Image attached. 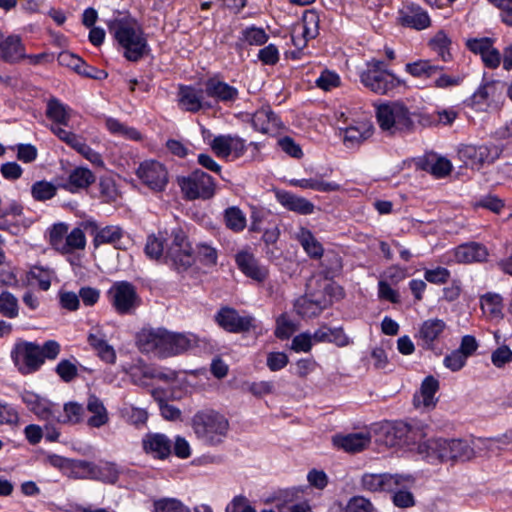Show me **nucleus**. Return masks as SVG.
<instances>
[{"instance_id":"nucleus-37","label":"nucleus","mask_w":512,"mask_h":512,"mask_svg":"<svg viewBox=\"0 0 512 512\" xmlns=\"http://www.w3.org/2000/svg\"><path fill=\"white\" fill-rule=\"evenodd\" d=\"M420 165L425 171L430 172L436 178L447 176L453 167L450 160L437 154H428L420 161Z\"/></svg>"},{"instance_id":"nucleus-52","label":"nucleus","mask_w":512,"mask_h":512,"mask_svg":"<svg viewBox=\"0 0 512 512\" xmlns=\"http://www.w3.org/2000/svg\"><path fill=\"white\" fill-rule=\"evenodd\" d=\"M226 226L234 232H240L246 227V216L238 207H229L224 212Z\"/></svg>"},{"instance_id":"nucleus-12","label":"nucleus","mask_w":512,"mask_h":512,"mask_svg":"<svg viewBox=\"0 0 512 512\" xmlns=\"http://www.w3.org/2000/svg\"><path fill=\"white\" fill-rule=\"evenodd\" d=\"M172 237V243L165 252V262H170L177 269H186L193 263L192 248L186 234L181 229H174Z\"/></svg>"},{"instance_id":"nucleus-55","label":"nucleus","mask_w":512,"mask_h":512,"mask_svg":"<svg viewBox=\"0 0 512 512\" xmlns=\"http://www.w3.org/2000/svg\"><path fill=\"white\" fill-rule=\"evenodd\" d=\"M438 438L421 442L417 447V453L422 459L431 464L439 463Z\"/></svg>"},{"instance_id":"nucleus-16","label":"nucleus","mask_w":512,"mask_h":512,"mask_svg":"<svg viewBox=\"0 0 512 512\" xmlns=\"http://www.w3.org/2000/svg\"><path fill=\"white\" fill-rule=\"evenodd\" d=\"M198 338L191 333H174L165 329L160 358L180 355L197 346Z\"/></svg>"},{"instance_id":"nucleus-42","label":"nucleus","mask_w":512,"mask_h":512,"mask_svg":"<svg viewBox=\"0 0 512 512\" xmlns=\"http://www.w3.org/2000/svg\"><path fill=\"white\" fill-rule=\"evenodd\" d=\"M55 277V272L41 265L31 267L27 275V280L31 284H36L43 291H47L51 286V281Z\"/></svg>"},{"instance_id":"nucleus-3","label":"nucleus","mask_w":512,"mask_h":512,"mask_svg":"<svg viewBox=\"0 0 512 512\" xmlns=\"http://www.w3.org/2000/svg\"><path fill=\"white\" fill-rule=\"evenodd\" d=\"M376 119L382 131L402 134L412 131L413 113L400 101H388L376 106Z\"/></svg>"},{"instance_id":"nucleus-41","label":"nucleus","mask_w":512,"mask_h":512,"mask_svg":"<svg viewBox=\"0 0 512 512\" xmlns=\"http://www.w3.org/2000/svg\"><path fill=\"white\" fill-rule=\"evenodd\" d=\"M290 186L301 189H311L319 192H334L340 190V185L336 182H326L319 178H293L288 181Z\"/></svg>"},{"instance_id":"nucleus-11","label":"nucleus","mask_w":512,"mask_h":512,"mask_svg":"<svg viewBox=\"0 0 512 512\" xmlns=\"http://www.w3.org/2000/svg\"><path fill=\"white\" fill-rule=\"evenodd\" d=\"M413 482L411 475L366 473L361 478L364 490L370 492H388L398 487H406Z\"/></svg>"},{"instance_id":"nucleus-61","label":"nucleus","mask_w":512,"mask_h":512,"mask_svg":"<svg viewBox=\"0 0 512 512\" xmlns=\"http://www.w3.org/2000/svg\"><path fill=\"white\" fill-rule=\"evenodd\" d=\"M316 86L324 91H330L341 84L340 76L332 70H323L315 81Z\"/></svg>"},{"instance_id":"nucleus-32","label":"nucleus","mask_w":512,"mask_h":512,"mask_svg":"<svg viewBox=\"0 0 512 512\" xmlns=\"http://www.w3.org/2000/svg\"><path fill=\"white\" fill-rule=\"evenodd\" d=\"M26 57L20 36L9 35L0 41V58L6 62H17Z\"/></svg>"},{"instance_id":"nucleus-26","label":"nucleus","mask_w":512,"mask_h":512,"mask_svg":"<svg viewBox=\"0 0 512 512\" xmlns=\"http://www.w3.org/2000/svg\"><path fill=\"white\" fill-rule=\"evenodd\" d=\"M451 254L450 260L458 263H472L484 261L488 256V250L482 244L470 242L459 245Z\"/></svg>"},{"instance_id":"nucleus-62","label":"nucleus","mask_w":512,"mask_h":512,"mask_svg":"<svg viewBox=\"0 0 512 512\" xmlns=\"http://www.w3.org/2000/svg\"><path fill=\"white\" fill-rule=\"evenodd\" d=\"M0 313L8 318H15L18 315V300L9 292L0 294Z\"/></svg>"},{"instance_id":"nucleus-31","label":"nucleus","mask_w":512,"mask_h":512,"mask_svg":"<svg viewBox=\"0 0 512 512\" xmlns=\"http://www.w3.org/2000/svg\"><path fill=\"white\" fill-rule=\"evenodd\" d=\"M86 410L90 414L87 425L92 428H101L109 422V413L103 401L96 395H89Z\"/></svg>"},{"instance_id":"nucleus-5","label":"nucleus","mask_w":512,"mask_h":512,"mask_svg":"<svg viewBox=\"0 0 512 512\" xmlns=\"http://www.w3.org/2000/svg\"><path fill=\"white\" fill-rule=\"evenodd\" d=\"M313 280L307 284L309 294L298 298L294 304V308L302 317H315L319 315L323 309L331 304L334 298L342 296V289L340 286L323 279L320 287L323 289L321 294L312 292Z\"/></svg>"},{"instance_id":"nucleus-58","label":"nucleus","mask_w":512,"mask_h":512,"mask_svg":"<svg viewBox=\"0 0 512 512\" xmlns=\"http://www.w3.org/2000/svg\"><path fill=\"white\" fill-rule=\"evenodd\" d=\"M68 234V226L64 223L54 224L49 232V242L51 246L62 253L64 249L66 236Z\"/></svg>"},{"instance_id":"nucleus-14","label":"nucleus","mask_w":512,"mask_h":512,"mask_svg":"<svg viewBox=\"0 0 512 512\" xmlns=\"http://www.w3.org/2000/svg\"><path fill=\"white\" fill-rule=\"evenodd\" d=\"M140 181L154 191H162L168 183V171L157 160H145L140 163L136 171Z\"/></svg>"},{"instance_id":"nucleus-39","label":"nucleus","mask_w":512,"mask_h":512,"mask_svg":"<svg viewBox=\"0 0 512 512\" xmlns=\"http://www.w3.org/2000/svg\"><path fill=\"white\" fill-rule=\"evenodd\" d=\"M404 70L414 78L426 80L432 79L438 75L439 71L442 70V67L433 64L430 60L420 59L407 63Z\"/></svg>"},{"instance_id":"nucleus-44","label":"nucleus","mask_w":512,"mask_h":512,"mask_svg":"<svg viewBox=\"0 0 512 512\" xmlns=\"http://www.w3.org/2000/svg\"><path fill=\"white\" fill-rule=\"evenodd\" d=\"M450 461H467L476 456L473 440L468 442L461 439H452L450 447Z\"/></svg>"},{"instance_id":"nucleus-13","label":"nucleus","mask_w":512,"mask_h":512,"mask_svg":"<svg viewBox=\"0 0 512 512\" xmlns=\"http://www.w3.org/2000/svg\"><path fill=\"white\" fill-rule=\"evenodd\" d=\"M447 331L448 326L443 319L429 318L420 323L415 338L423 349L434 351Z\"/></svg>"},{"instance_id":"nucleus-46","label":"nucleus","mask_w":512,"mask_h":512,"mask_svg":"<svg viewBox=\"0 0 512 512\" xmlns=\"http://www.w3.org/2000/svg\"><path fill=\"white\" fill-rule=\"evenodd\" d=\"M152 512H191L181 500L174 497H161L152 500Z\"/></svg>"},{"instance_id":"nucleus-40","label":"nucleus","mask_w":512,"mask_h":512,"mask_svg":"<svg viewBox=\"0 0 512 512\" xmlns=\"http://www.w3.org/2000/svg\"><path fill=\"white\" fill-rule=\"evenodd\" d=\"M400 22L403 26L423 30L430 25V17L420 8H409L400 14Z\"/></svg>"},{"instance_id":"nucleus-30","label":"nucleus","mask_w":512,"mask_h":512,"mask_svg":"<svg viewBox=\"0 0 512 512\" xmlns=\"http://www.w3.org/2000/svg\"><path fill=\"white\" fill-rule=\"evenodd\" d=\"M129 375L133 383L141 386L147 385L149 379L159 378L169 380L175 377L173 372L164 373L141 361L130 368Z\"/></svg>"},{"instance_id":"nucleus-9","label":"nucleus","mask_w":512,"mask_h":512,"mask_svg":"<svg viewBox=\"0 0 512 512\" xmlns=\"http://www.w3.org/2000/svg\"><path fill=\"white\" fill-rule=\"evenodd\" d=\"M181 191L187 199H209L215 193L213 178L201 170H195L178 180Z\"/></svg>"},{"instance_id":"nucleus-33","label":"nucleus","mask_w":512,"mask_h":512,"mask_svg":"<svg viewBox=\"0 0 512 512\" xmlns=\"http://www.w3.org/2000/svg\"><path fill=\"white\" fill-rule=\"evenodd\" d=\"M373 133L369 122L360 121L341 129V136L346 146L353 147L368 139Z\"/></svg>"},{"instance_id":"nucleus-49","label":"nucleus","mask_w":512,"mask_h":512,"mask_svg":"<svg viewBox=\"0 0 512 512\" xmlns=\"http://www.w3.org/2000/svg\"><path fill=\"white\" fill-rule=\"evenodd\" d=\"M123 237V230L118 225H108L96 231L94 245L115 244Z\"/></svg>"},{"instance_id":"nucleus-17","label":"nucleus","mask_w":512,"mask_h":512,"mask_svg":"<svg viewBox=\"0 0 512 512\" xmlns=\"http://www.w3.org/2000/svg\"><path fill=\"white\" fill-rule=\"evenodd\" d=\"M217 324L228 332L238 333L248 331L254 326L255 319L250 315L240 316L229 307L221 308L215 315Z\"/></svg>"},{"instance_id":"nucleus-34","label":"nucleus","mask_w":512,"mask_h":512,"mask_svg":"<svg viewBox=\"0 0 512 512\" xmlns=\"http://www.w3.org/2000/svg\"><path fill=\"white\" fill-rule=\"evenodd\" d=\"M480 308L484 316L489 320L503 318V298L495 292H487L480 297Z\"/></svg>"},{"instance_id":"nucleus-60","label":"nucleus","mask_w":512,"mask_h":512,"mask_svg":"<svg viewBox=\"0 0 512 512\" xmlns=\"http://www.w3.org/2000/svg\"><path fill=\"white\" fill-rule=\"evenodd\" d=\"M297 330V324L288 315L281 314L276 319L275 336L279 339H288Z\"/></svg>"},{"instance_id":"nucleus-36","label":"nucleus","mask_w":512,"mask_h":512,"mask_svg":"<svg viewBox=\"0 0 512 512\" xmlns=\"http://www.w3.org/2000/svg\"><path fill=\"white\" fill-rule=\"evenodd\" d=\"M95 181V175L86 167H76L68 176L64 185L69 192L76 193L88 188Z\"/></svg>"},{"instance_id":"nucleus-63","label":"nucleus","mask_w":512,"mask_h":512,"mask_svg":"<svg viewBox=\"0 0 512 512\" xmlns=\"http://www.w3.org/2000/svg\"><path fill=\"white\" fill-rule=\"evenodd\" d=\"M19 421L17 409L12 404L0 400V425L16 426Z\"/></svg>"},{"instance_id":"nucleus-47","label":"nucleus","mask_w":512,"mask_h":512,"mask_svg":"<svg viewBox=\"0 0 512 512\" xmlns=\"http://www.w3.org/2000/svg\"><path fill=\"white\" fill-rule=\"evenodd\" d=\"M84 415V408L81 404L77 402H69L66 403L63 407V413H60V410L58 409V412L56 413V417L54 418V421L58 423H71L75 424L80 422L83 419Z\"/></svg>"},{"instance_id":"nucleus-45","label":"nucleus","mask_w":512,"mask_h":512,"mask_svg":"<svg viewBox=\"0 0 512 512\" xmlns=\"http://www.w3.org/2000/svg\"><path fill=\"white\" fill-rule=\"evenodd\" d=\"M94 467V480L108 484L116 483L121 473L119 467L113 462L94 463Z\"/></svg>"},{"instance_id":"nucleus-56","label":"nucleus","mask_w":512,"mask_h":512,"mask_svg":"<svg viewBox=\"0 0 512 512\" xmlns=\"http://www.w3.org/2000/svg\"><path fill=\"white\" fill-rule=\"evenodd\" d=\"M163 236L162 234L150 235L147 238V242L145 245V253L152 260H160L163 258L165 261V252L163 246Z\"/></svg>"},{"instance_id":"nucleus-25","label":"nucleus","mask_w":512,"mask_h":512,"mask_svg":"<svg viewBox=\"0 0 512 512\" xmlns=\"http://www.w3.org/2000/svg\"><path fill=\"white\" fill-rule=\"evenodd\" d=\"M439 389V381L433 376H427L421 383L420 389L413 397L414 406L418 409H431L436 405L435 397Z\"/></svg>"},{"instance_id":"nucleus-28","label":"nucleus","mask_w":512,"mask_h":512,"mask_svg":"<svg viewBox=\"0 0 512 512\" xmlns=\"http://www.w3.org/2000/svg\"><path fill=\"white\" fill-rule=\"evenodd\" d=\"M384 439L381 440L386 446H397L408 444L412 438L413 431L411 427L404 422L389 424L381 428Z\"/></svg>"},{"instance_id":"nucleus-53","label":"nucleus","mask_w":512,"mask_h":512,"mask_svg":"<svg viewBox=\"0 0 512 512\" xmlns=\"http://www.w3.org/2000/svg\"><path fill=\"white\" fill-rule=\"evenodd\" d=\"M70 476L77 479L94 480L95 467L93 462L76 460L69 463Z\"/></svg>"},{"instance_id":"nucleus-48","label":"nucleus","mask_w":512,"mask_h":512,"mask_svg":"<svg viewBox=\"0 0 512 512\" xmlns=\"http://www.w3.org/2000/svg\"><path fill=\"white\" fill-rule=\"evenodd\" d=\"M121 418L127 423L135 426H144L148 419V413L145 409L125 404L119 411Z\"/></svg>"},{"instance_id":"nucleus-4","label":"nucleus","mask_w":512,"mask_h":512,"mask_svg":"<svg viewBox=\"0 0 512 512\" xmlns=\"http://www.w3.org/2000/svg\"><path fill=\"white\" fill-rule=\"evenodd\" d=\"M192 428L197 438L208 445H217L226 437L229 422L214 410L198 411L192 418Z\"/></svg>"},{"instance_id":"nucleus-24","label":"nucleus","mask_w":512,"mask_h":512,"mask_svg":"<svg viewBox=\"0 0 512 512\" xmlns=\"http://www.w3.org/2000/svg\"><path fill=\"white\" fill-rule=\"evenodd\" d=\"M46 115L53 122L52 125L61 124L71 128L75 126L73 120L76 112L58 99L53 98L47 102Z\"/></svg>"},{"instance_id":"nucleus-10","label":"nucleus","mask_w":512,"mask_h":512,"mask_svg":"<svg viewBox=\"0 0 512 512\" xmlns=\"http://www.w3.org/2000/svg\"><path fill=\"white\" fill-rule=\"evenodd\" d=\"M11 358L23 375L34 373L42 366L39 345L33 342L17 341L11 350Z\"/></svg>"},{"instance_id":"nucleus-22","label":"nucleus","mask_w":512,"mask_h":512,"mask_svg":"<svg viewBox=\"0 0 512 512\" xmlns=\"http://www.w3.org/2000/svg\"><path fill=\"white\" fill-rule=\"evenodd\" d=\"M164 331L165 329L162 328H143L137 334L136 343L138 348L142 352L152 353L160 357Z\"/></svg>"},{"instance_id":"nucleus-18","label":"nucleus","mask_w":512,"mask_h":512,"mask_svg":"<svg viewBox=\"0 0 512 512\" xmlns=\"http://www.w3.org/2000/svg\"><path fill=\"white\" fill-rule=\"evenodd\" d=\"M177 104L181 110L192 113L212 107V105L204 99V91L191 85L179 86Z\"/></svg>"},{"instance_id":"nucleus-21","label":"nucleus","mask_w":512,"mask_h":512,"mask_svg":"<svg viewBox=\"0 0 512 512\" xmlns=\"http://www.w3.org/2000/svg\"><path fill=\"white\" fill-rule=\"evenodd\" d=\"M333 445L346 452H359L364 450L371 442V434L368 431L337 434L332 438Z\"/></svg>"},{"instance_id":"nucleus-35","label":"nucleus","mask_w":512,"mask_h":512,"mask_svg":"<svg viewBox=\"0 0 512 512\" xmlns=\"http://www.w3.org/2000/svg\"><path fill=\"white\" fill-rule=\"evenodd\" d=\"M512 444V433L499 438H477L473 440L476 455L496 454Z\"/></svg>"},{"instance_id":"nucleus-54","label":"nucleus","mask_w":512,"mask_h":512,"mask_svg":"<svg viewBox=\"0 0 512 512\" xmlns=\"http://www.w3.org/2000/svg\"><path fill=\"white\" fill-rule=\"evenodd\" d=\"M86 246V237L82 229L74 228L67 234L62 254H69L75 250H83Z\"/></svg>"},{"instance_id":"nucleus-29","label":"nucleus","mask_w":512,"mask_h":512,"mask_svg":"<svg viewBox=\"0 0 512 512\" xmlns=\"http://www.w3.org/2000/svg\"><path fill=\"white\" fill-rule=\"evenodd\" d=\"M276 199L284 208L301 215H310L315 210L311 201L284 190L276 192Z\"/></svg>"},{"instance_id":"nucleus-50","label":"nucleus","mask_w":512,"mask_h":512,"mask_svg":"<svg viewBox=\"0 0 512 512\" xmlns=\"http://www.w3.org/2000/svg\"><path fill=\"white\" fill-rule=\"evenodd\" d=\"M451 40L444 31H438L429 41L430 48L443 60L451 59Z\"/></svg>"},{"instance_id":"nucleus-64","label":"nucleus","mask_w":512,"mask_h":512,"mask_svg":"<svg viewBox=\"0 0 512 512\" xmlns=\"http://www.w3.org/2000/svg\"><path fill=\"white\" fill-rule=\"evenodd\" d=\"M450 275V271L447 268L441 266L424 270L425 281L434 285H442L447 283Z\"/></svg>"},{"instance_id":"nucleus-8","label":"nucleus","mask_w":512,"mask_h":512,"mask_svg":"<svg viewBox=\"0 0 512 512\" xmlns=\"http://www.w3.org/2000/svg\"><path fill=\"white\" fill-rule=\"evenodd\" d=\"M107 297L118 314H132L141 304V299L133 284L117 281L107 291Z\"/></svg>"},{"instance_id":"nucleus-20","label":"nucleus","mask_w":512,"mask_h":512,"mask_svg":"<svg viewBox=\"0 0 512 512\" xmlns=\"http://www.w3.org/2000/svg\"><path fill=\"white\" fill-rule=\"evenodd\" d=\"M235 261L239 270L256 282H263L268 276V269L260 265L254 255L246 250L238 252Z\"/></svg>"},{"instance_id":"nucleus-2","label":"nucleus","mask_w":512,"mask_h":512,"mask_svg":"<svg viewBox=\"0 0 512 512\" xmlns=\"http://www.w3.org/2000/svg\"><path fill=\"white\" fill-rule=\"evenodd\" d=\"M359 78L365 88L377 95H388L396 88L405 85L404 80L388 70L383 61L376 59L365 63L359 71Z\"/></svg>"},{"instance_id":"nucleus-27","label":"nucleus","mask_w":512,"mask_h":512,"mask_svg":"<svg viewBox=\"0 0 512 512\" xmlns=\"http://www.w3.org/2000/svg\"><path fill=\"white\" fill-rule=\"evenodd\" d=\"M205 93L217 102L230 103L238 98V89L217 78H210L205 83Z\"/></svg>"},{"instance_id":"nucleus-23","label":"nucleus","mask_w":512,"mask_h":512,"mask_svg":"<svg viewBox=\"0 0 512 512\" xmlns=\"http://www.w3.org/2000/svg\"><path fill=\"white\" fill-rule=\"evenodd\" d=\"M145 453L158 459H165L171 453V441L162 433H147L142 438Z\"/></svg>"},{"instance_id":"nucleus-1","label":"nucleus","mask_w":512,"mask_h":512,"mask_svg":"<svg viewBox=\"0 0 512 512\" xmlns=\"http://www.w3.org/2000/svg\"><path fill=\"white\" fill-rule=\"evenodd\" d=\"M107 26L127 60L138 61L148 52L143 28L131 15L118 13L107 21Z\"/></svg>"},{"instance_id":"nucleus-38","label":"nucleus","mask_w":512,"mask_h":512,"mask_svg":"<svg viewBox=\"0 0 512 512\" xmlns=\"http://www.w3.org/2000/svg\"><path fill=\"white\" fill-rule=\"evenodd\" d=\"M294 238L299 241L305 252L313 258H320L323 255V247L315 238L313 233L305 228L299 227L294 232Z\"/></svg>"},{"instance_id":"nucleus-15","label":"nucleus","mask_w":512,"mask_h":512,"mask_svg":"<svg viewBox=\"0 0 512 512\" xmlns=\"http://www.w3.org/2000/svg\"><path fill=\"white\" fill-rule=\"evenodd\" d=\"M210 148L219 158L237 159L247 150L246 141L235 134H221L213 137Z\"/></svg>"},{"instance_id":"nucleus-57","label":"nucleus","mask_w":512,"mask_h":512,"mask_svg":"<svg viewBox=\"0 0 512 512\" xmlns=\"http://www.w3.org/2000/svg\"><path fill=\"white\" fill-rule=\"evenodd\" d=\"M106 127L115 135L123 136L131 140H139L141 138L140 133L136 129L127 127L114 118H108L106 120Z\"/></svg>"},{"instance_id":"nucleus-6","label":"nucleus","mask_w":512,"mask_h":512,"mask_svg":"<svg viewBox=\"0 0 512 512\" xmlns=\"http://www.w3.org/2000/svg\"><path fill=\"white\" fill-rule=\"evenodd\" d=\"M506 83L501 80L483 81L468 99V105L480 112L499 110L505 102Z\"/></svg>"},{"instance_id":"nucleus-43","label":"nucleus","mask_w":512,"mask_h":512,"mask_svg":"<svg viewBox=\"0 0 512 512\" xmlns=\"http://www.w3.org/2000/svg\"><path fill=\"white\" fill-rule=\"evenodd\" d=\"M252 125L257 131L268 133L278 125V118L269 108H263L254 113Z\"/></svg>"},{"instance_id":"nucleus-59","label":"nucleus","mask_w":512,"mask_h":512,"mask_svg":"<svg viewBox=\"0 0 512 512\" xmlns=\"http://www.w3.org/2000/svg\"><path fill=\"white\" fill-rule=\"evenodd\" d=\"M414 481L406 487H398L394 489L392 500L395 506L399 508H409L415 505V499L413 494L409 491V488L413 485Z\"/></svg>"},{"instance_id":"nucleus-51","label":"nucleus","mask_w":512,"mask_h":512,"mask_svg":"<svg viewBox=\"0 0 512 512\" xmlns=\"http://www.w3.org/2000/svg\"><path fill=\"white\" fill-rule=\"evenodd\" d=\"M295 27L299 34L314 39L319 33V15L314 11H308L304 13L302 22Z\"/></svg>"},{"instance_id":"nucleus-7","label":"nucleus","mask_w":512,"mask_h":512,"mask_svg":"<svg viewBox=\"0 0 512 512\" xmlns=\"http://www.w3.org/2000/svg\"><path fill=\"white\" fill-rule=\"evenodd\" d=\"M503 152V147L494 143L464 144L458 149L461 161L471 169L479 170L494 163Z\"/></svg>"},{"instance_id":"nucleus-19","label":"nucleus","mask_w":512,"mask_h":512,"mask_svg":"<svg viewBox=\"0 0 512 512\" xmlns=\"http://www.w3.org/2000/svg\"><path fill=\"white\" fill-rule=\"evenodd\" d=\"M21 399L27 408L33 412L39 419L46 421H54L58 406L51 403L46 398L39 396L32 391H24L21 394Z\"/></svg>"}]
</instances>
